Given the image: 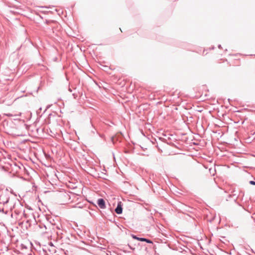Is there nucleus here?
<instances>
[{"instance_id":"nucleus-1","label":"nucleus","mask_w":255,"mask_h":255,"mask_svg":"<svg viewBox=\"0 0 255 255\" xmlns=\"http://www.w3.org/2000/svg\"><path fill=\"white\" fill-rule=\"evenodd\" d=\"M97 204L101 209H104L106 207L105 201L103 199H99Z\"/></svg>"},{"instance_id":"nucleus-6","label":"nucleus","mask_w":255,"mask_h":255,"mask_svg":"<svg viewBox=\"0 0 255 255\" xmlns=\"http://www.w3.org/2000/svg\"><path fill=\"white\" fill-rule=\"evenodd\" d=\"M7 116H12V115H11V114H7Z\"/></svg>"},{"instance_id":"nucleus-4","label":"nucleus","mask_w":255,"mask_h":255,"mask_svg":"<svg viewBox=\"0 0 255 255\" xmlns=\"http://www.w3.org/2000/svg\"><path fill=\"white\" fill-rule=\"evenodd\" d=\"M250 183L252 185H255V182L254 181H250Z\"/></svg>"},{"instance_id":"nucleus-3","label":"nucleus","mask_w":255,"mask_h":255,"mask_svg":"<svg viewBox=\"0 0 255 255\" xmlns=\"http://www.w3.org/2000/svg\"><path fill=\"white\" fill-rule=\"evenodd\" d=\"M133 238L134 239H136L139 241H146V239H145V238H137V237H136L135 236H133Z\"/></svg>"},{"instance_id":"nucleus-5","label":"nucleus","mask_w":255,"mask_h":255,"mask_svg":"<svg viewBox=\"0 0 255 255\" xmlns=\"http://www.w3.org/2000/svg\"><path fill=\"white\" fill-rule=\"evenodd\" d=\"M145 242H146L147 243H152V242L149 240H147L146 239V241H145Z\"/></svg>"},{"instance_id":"nucleus-2","label":"nucleus","mask_w":255,"mask_h":255,"mask_svg":"<svg viewBox=\"0 0 255 255\" xmlns=\"http://www.w3.org/2000/svg\"><path fill=\"white\" fill-rule=\"evenodd\" d=\"M123 209L122 207V203L121 202H119L118 203V206L115 209V212L118 214H120L122 213Z\"/></svg>"}]
</instances>
